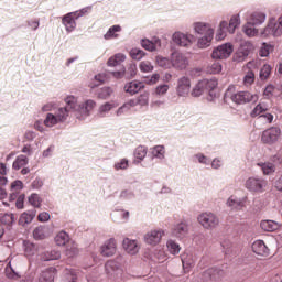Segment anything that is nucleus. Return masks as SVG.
I'll return each mask as SVG.
<instances>
[{
    "mask_svg": "<svg viewBox=\"0 0 282 282\" xmlns=\"http://www.w3.org/2000/svg\"><path fill=\"white\" fill-rule=\"evenodd\" d=\"M66 106L59 107L55 117L59 122H65L69 118V113L75 110V116L77 120H85L91 112V109L96 107V101L88 99L84 104L77 105L76 97L68 96L65 98Z\"/></svg>",
    "mask_w": 282,
    "mask_h": 282,
    "instance_id": "1",
    "label": "nucleus"
},
{
    "mask_svg": "<svg viewBox=\"0 0 282 282\" xmlns=\"http://www.w3.org/2000/svg\"><path fill=\"white\" fill-rule=\"evenodd\" d=\"M219 83L217 78L199 80L192 89L191 95L193 98H199L203 94H208L209 102H213L217 98V86Z\"/></svg>",
    "mask_w": 282,
    "mask_h": 282,
    "instance_id": "2",
    "label": "nucleus"
},
{
    "mask_svg": "<svg viewBox=\"0 0 282 282\" xmlns=\"http://www.w3.org/2000/svg\"><path fill=\"white\" fill-rule=\"evenodd\" d=\"M232 100V102H236V105H248V102H258L259 101V95L251 94L248 90L245 91H238L236 94H230V90H227L224 96V100Z\"/></svg>",
    "mask_w": 282,
    "mask_h": 282,
    "instance_id": "3",
    "label": "nucleus"
},
{
    "mask_svg": "<svg viewBox=\"0 0 282 282\" xmlns=\"http://www.w3.org/2000/svg\"><path fill=\"white\" fill-rule=\"evenodd\" d=\"M282 138V130L279 127H271L262 132L261 142L274 147Z\"/></svg>",
    "mask_w": 282,
    "mask_h": 282,
    "instance_id": "4",
    "label": "nucleus"
},
{
    "mask_svg": "<svg viewBox=\"0 0 282 282\" xmlns=\"http://www.w3.org/2000/svg\"><path fill=\"white\" fill-rule=\"evenodd\" d=\"M234 46L230 43H224L213 50L212 58L214 61H225L226 58H230Z\"/></svg>",
    "mask_w": 282,
    "mask_h": 282,
    "instance_id": "5",
    "label": "nucleus"
},
{
    "mask_svg": "<svg viewBox=\"0 0 282 282\" xmlns=\"http://www.w3.org/2000/svg\"><path fill=\"white\" fill-rule=\"evenodd\" d=\"M198 223L206 230H213L219 226V218L213 213H203L198 216Z\"/></svg>",
    "mask_w": 282,
    "mask_h": 282,
    "instance_id": "6",
    "label": "nucleus"
},
{
    "mask_svg": "<svg viewBox=\"0 0 282 282\" xmlns=\"http://www.w3.org/2000/svg\"><path fill=\"white\" fill-rule=\"evenodd\" d=\"M175 91L178 98H186L191 94V77H180L176 82Z\"/></svg>",
    "mask_w": 282,
    "mask_h": 282,
    "instance_id": "7",
    "label": "nucleus"
},
{
    "mask_svg": "<svg viewBox=\"0 0 282 282\" xmlns=\"http://www.w3.org/2000/svg\"><path fill=\"white\" fill-rule=\"evenodd\" d=\"M225 272L224 270L219 268H210L204 271L200 275L199 279L203 282H217L221 276H224Z\"/></svg>",
    "mask_w": 282,
    "mask_h": 282,
    "instance_id": "8",
    "label": "nucleus"
},
{
    "mask_svg": "<svg viewBox=\"0 0 282 282\" xmlns=\"http://www.w3.org/2000/svg\"><path fill=\"white\" fill-rule=\"evenodd\" d=\"M195 36L188 35L182 32H175L172 35V45H177L178 47H188L193 45V40Z\"/></svg>",
    "mask_w": 282,
    "mask_h": 282,
    "instance_id": "9",
    "label": "nucleus"
},
{
    "mask_svg": "<svg viewBox=\"0 0 282 282\" xmlns=\"http://www.w3.org/2000/svg\"><path fill=\"white\" fill-rule=\"evenodd\" d=\"M188 65V58L185 57L184 54L174 52L172 53L171 57V67H174V69H186Z\"/></svg>",
    "mask_w": 282,
    "mask_h": 282,
    "instance_id": "10",
    "label": "nucleus"
},
{
    "mask_svg": "<svg viewBox=\"0 0 282 282\" xmlns=\"http://www.w3.org/2000/svg\"><path fill=\"white\" fill-rule=\"evenodd\" d=\"M106 274L110 279H119L122 276V269L120 268V264L113 260H109L105 264Z\"/></svg>",
    "mask_w": 282,
    "mask_h": 282,
    "instance_id": "11",
    "label": "nucleus"
},
{
    "mask_svg": "<svg viewBox=\"0 0 282 282\" xmlns=\"http://www.w3.org/2000/svg\"><path fill=\"white\" fill-rule=\"evenodd\" d=\"M172 237H175L176 239H185V237H188V223L181 221L172 228Z\"/></svg>",
    "mask_w": 282,
    "mask_h": 282,
    "instance_id": "12",
    "label": "nucleus"
},
{
    "mask_svg": "<svg viewBox=\"0 0 282 282\" xmlns=\"http://www.w3.org/2000/svg\"><path fill=\"white\" fill-rule=\"evenodd\" d=\"M265 186V181L257 177H250L246 182V188L251 193H261Z\"/></svg>",
    "mask_w": 282,
    "mask_h": 282,
    "instance_id": "13",
    "label": "nucleus"
},
{
    "mask_svg": "<svg viewBox=\"0 0 282 282\" xmlns=\"http://www.w3.org/2000/svg\"><path fill=\"white\" fill-rule=\"evenodd\" d=\"M162 237H164V230L162 229H155L150 232H148L144 236L145 243H149V246H158L160 241H162Z\"/></svg>",
    "mask_w": 282,
    "mask_h": 282,
    "instance_id": "14",
    "label": "nucleus"
},
{
    "mask_svg": "<svg viewBox=\"0 0 282 282\" xmlns=\"http://www.w3.org/2000/svg\"><path fill=\"white\" fill-rule=\"evenodd\" d=\"M265 19H268V15L265 14V12L262 11H253L249 18H248V22L251 23L252 25L259 26V25H263V23H265Z\"/></svg>",
    "mask_w": 282,
    "mask_h": 282,
    "instance_id": "15",
    "label": "nucleus"
},
{
    "mask_svg": "<svg viewBox=\"0 0 282 282\" xmlns=\"http://www.w3.org/2000/svg\"><path fill=\"white\" fill-rule=\"evenodd\" d=\"M142 89H144V83L142 82L132 80L124 85V91L130 94V96H135Z\"/></svg>",
    "mask_w": 282,
    "mask_h": 282,
    "instance_id": "16",
    "label": "nucleus"
},
{
    "mask_svg": "<svg viewBox=\"0 0 282 282\" xmlns=\"http://www.w3.org/2000/svg\"><path fill=\"white\" fill-rule=\"evenodd\" d=\"M251 248L254 254H259L260 257H268L270 254V249H268L263 240H256Z\"/></svg>",
    "mask_w": 282,
    "mask_h": 282,
    "instance_id": "17",
    "label": "nucleus"
},
{
    "mask_svg": "<svg viewBox=\"0 0 282 282\" xmlns=\"http://www.w3.org/2000/svg\"><path fill=\"white\" fill-rule=\"evenodd\" d=\"M215 36V30L209 29L207 33L198 39L197 45L200 50H206V47H210V43H213V39Z\"/></svg>",
    "mask_w": 282,
    "mask_h": 282,
    "instance_id": "18",
    "label": "nucleus"
},
{
    "mask_svg": "<svg viewBox=\"0 0 282 282\" xmlns=\"http://www.w3.org/2000/svg\"><path fill=\"white\" fill-rule=\"evenodd\" d=\"M57 270L54 267H50L46 270L42 271L39 278V282H54L56 279Z\"/></svg>",
    "mask_w": 282,
    "mask_h": 282,
    "instance_id": "19",
    "label": "nucleus"
},
{
    "mask_svg": "<svg viewBox=\"0 0 282 282\" xmlns=\"http://www.w3.org/2000/svg\"><path fill=\"white\" fill-rule=\"evenodd\" d=\"M252 50H254V45L252 44V42H242L237 53L239 61H243L245 58H248Z\"/></svg>",
    "mask_w": 282,
    "mask_h": 282,
    "instance_id": "20",
    "label": "nucleus"
},
{
    "mask_svg": "<svg viewBox=\"0 0 282 282\" xmlns=\"http://www.w3.org/2000/svg\"><path fill=\"white\" fill-rule=\"evenodd\" d=\"M102 257H113L116 254V239L110 238L102 247H101Z\"/></svg>",
    "mask_w": 282,
    "mask_h": 282,
    "instance_id": "21",
    "label": "nucleus"
},
{
    "mask_svg": "<svg viewBox=\"0 0 282 282\" xmlns=\"http://www.w3.org/2000/svg\"><path fill=\"white\" fill-rule=\"evenodd\" d=\"M260 228L264 232H275V230L281 228V223L275 220H261Z\"/></svg>",
    "mask_w": 282,
    "mask_h": 282,
    "instance_id": "22",
    "label": "nucleus"
},
{
    "mask_svg": "<svg viewBox=\"0 0 282 282\" xmlns=\"http://www.w3.org/2000/svg\"><path fill=\"white\" fill-rule=\"evenodd\" d=\"M34 217H36V209L24 212L20 216L19 225L25 227L34 221Z\"/></svg>",
    "mask_w": 282,
    "mask_h": 282,
    "instance_id": "23",
    "label": "nucleus"
},
{
    "mask_svg": "<svg viewBox=\"0 0 282 282\" xmlns=\"http://www.w3.org/2000/svg\"><path fill=\"white\" fill-rule=\"evenodd\" d=\"M122 246L126 252H128V254H138L140 250V247L138 246V241L131 240L129 238L123 239Z\"/></svg>",
    "mask_w": 282,
    "mask_h": 282,
    "instance_id": "24",
    "label": "nucleus"
},
{
    "mask_svg": "<svg viewBox=\"0 0 282 282\" xmlns=\"http://www.w3.org/2000/svg\"><path fill=\"white\" fill-rule=\"evenodd\" d=\"M50 236V227L48 226H39L33 230V239L36 241H43Z\"/></svg>",
    "mask_w": 282,
    "mask_h": 282,
    "instance_id": "25",
    "label": "nucleus"
},
{
    "mask_svg": "<svg viewBox=\"0 0 282 282\" xmlns=\"http://www.w3.org/2000/svg\"><path fill=\"white\" fill-rule=\"evenodd\" d=\"M58 259H61V251L56 249H51L40 254L41 261H58Z\"/></svg>",
    "mask_w": 282,
    "mask_h": 282,
    "instance_id": "26",
    "label": "nucleus"
},
{
    "mask_svg": "<svg viewBox=\"0 0 282 282\" xmlns=\"http://www.w3.org/2000/svg\"><path fill=\"white\" fill-rule=\"evenodd\" d=\"M62 24L65 26V30L68 34H72V32H74V30H76V25L77 23L74 21V19L72 18L70 13H66L63 18H62Z\"/></svg>",
    "mask_w": 282,
    "mask_h": 282,
    "instance_id": "27",
    "label": "nucleus"
},
{
    "mask_svg": "<svg viewBox=\"0 0 282 282\" xmlns=\"http://www.w3.org/2000/svg\"><path fill=\"white\" fill-rule=\"evenodd\" d=\"M193 28H194V32L196 34H199L200 36H205V34H207V32L209 30H213L210 28V24L209 23H206V22H195L193 24Z\"/></svg>",
    "mask_w": 282,
    "mask_h": 282,
    "instance_id": "28",
    "label": "nucleus"
},
{
    "mask_svg": "<svg viewBox=\"0 0 282 282\" xmlns=\"http://www.w3.org/2000/svg\"><path fill=\"white\" fill-rule=\"evenodd\" d=\"M238 25H241V18L239 14H234L230 18L229 23L227 22V32H229V34H235Z\"/></svg>",
    "mask_w": 282,
    "mask_h": 282,
    "instance_id": "29",
    "label": "nucleus"
},
{
    "mask_svg": "<svg viewBox=\"0 0 282 282\" xmlns=\"http://www.w3.org/2000/svg\"><path fill=\"white\" fill-rule=\"evenodd\" d=\"M117 32H122V26L115 24L108 29L104 35L105 41H111V39H118Z\"/></svg>",
    "mask_w": 282,
    "mask_h": 282,
    "instance_id": "30",
    "label": "nucleus"
},
{
    "mask_svg": "<svg viewBox=\"0 0 282 282\" xmlns=\"http://www.w3.org/2000/svg\"><path fill=\"white\" fill-rule=\"evenodd\" d=\"M144 158H147V147L139 145L134 150V161H133V164H140V162H142V160H144Z\"/></svg>",
    "mask_w": 282,
    "mask_h": 282,
    "instance_id": "31",
    "label": "nucleus"
},
{
    "mask_svg": "<svg viewBox=\"0 0 282 282\" xmlns=\"http://www.w3.org/2000/svg\"><path fill=\"white\" fill-rule=\"evenodd\" d=\"M69 234L62 230L55 236V243L56 246H67V243H69Z\"/></svg>",
    "mask_w": 282,
    "mask_h": 282,
    "instance_id": "32",
    "label": "nucleus"
},
{
    "mask_svg": "<svg viewBox=\"0 0 282 282\" xmlns=\"http://www.w3.org/2000/svg\"><path fill=\"white\" fill-rule=\"evenodd\" d=\"M227 206H229V208H232L234 210H241V208H243L246 205L241 198H235L231 196L227 200Z\"/></svg>",
    "mask_w": 282,
    "mask_h": 282,
    "instance_id": "33",
    "label": "nucleus"
},
{
    "mask_svg": "<svg viewBox=\"0 0 282 282\" xmlns=\"http://www.w3.org/2000/svg\"><path fill=\"white\" fill-rule=\"evenodd\" d=\"M226 30L228 31V22L226 20H223L219 23V26L216 33V41H224V39H226Z\"/></svg>",
    "mask_w": 282,
    "mask_h": 282,
    "instance_id": "34",
    "label": "nucleus"
},
{
    "mask_svg": "<svg viewBox=\"0 0 282 282\" xmlns=\"http://www.w3.org/2000/svg\"><path fill=\"white\" fill-rule=\"evenodd\" d=\"M258 166H260L263 175H272L276 171V166L272 162L258 163Z\"/></svg>",
    "mask_w": 282,
    "mask_h": 282,
    "instance_id": "35",
    "label": "nucleus"
},
{
    "mask_svg": "<svg viewBox=\"0 0 282 282\" xmlns=\"http://www.w3.org/2000/svg\"><path fill=\"white\" fill-rule=\"evenodd\" d=\"M245 34L249 37L257 36L259 34V29H257L256 24L250 23L247 21V23L242 28Z\"/></svg>",
    "mask_w": 282,
    "mask_h": 282,
    "instance_id": "36",
    "label": "nucleus"
},
{
    "mask_svg": "<svg viewBox=\"0 0 282 282\" xmlns=\"http://www.w3.org/2000/svg\"><path fill=\"white\" fill-rule=\"evenodd\" d=\"M28 162H30V160L25 155H19L13 161L12 169H14V171H19L22 166H26Z\"/></svg>",
    "mask_w": 282,
    "mask_h": 282,
    "instance_id": "37",
    "label": "nucleus"
},
{
    "mask_svg": "<svg viewBox=\"0 0 282 282\" xmlns=\"http://www.w3.org/2000/svg\"><path fill=\"white\" fill-rule=\"evenodd\" d=\"M111 94H113L111 87H104L97 90V98L100 100H108V98H111Z\"/></svg>",
    "mask_w": 282,
    "mask_h": 282,
    "instance_id": "38",
    "label": "nucleus"
},
{
    "mask_svg": "<svg viewBox=\"0 0 282 282\" xmlns=\"http://www.w3.org/2000/svg\"><path fill=\"white\" fill-rule=\"evenodd\" d=\"M113 107L116 106L109 101L101 105L98 110L99 118H107V115L109 113V111H111V109H113Z\"/></svg>",
    "mask_w": 282,
    "mask_h": 282,
    "instance_id": "39",
    "label": "nucleus"
},
{
    "mask_svg": "<svg viewBox=\"0 0 282 282\" xmlns=\"http://www.w3.org/2000/svg\"><path fill=\"white\" fill-rule=\"evenodd\" d=\"M23 246H24V254L26 257H34L36 250H39L36 245H34L31 241H24Z\"/></svg>",
    "mask_w": 282,
    "mask_h": 282,
    "instance_id": "40",
    "label": "nucleus"
},
{
    "mask_svg": "<svg viewBox=\"0 0 282 282\" xmlns=\"http://www.w3.org/2000/svg\"><path fill=\"white\" fill-rule=\"evenodd\" d=\"M17 221V217L12 213H6L0 217V223L4 226H12Z\"/></svg>",
    "mask_w": 282,
    "mask_h": 282,
    "instance_id": "41",
    "label": "nucleus"
},
{
    "mask_svg": "<svg viewBox=\"0 0 282 282\" xmlns=\"http://www.w3.org/2000/svg\"><path fill=\"white\" fill-rule=\"evenodd\" d=\"M61 121L58 120V118L56 117V115L48 112L46 115V118L44 119V124L45 127H54L56 124H59Z\"/></svg>",
    "mask_w": 282,
    "mask_h": 282,
    "instance_id": "42",
    "label": "nucleus"
},
{
    "mask_svg": "<svg viewBox=\"0 0 282 282\" xmlns=\"http://www.w3.org/2000/svg\"><path fill=\"white\" fill-rule=\"evenodd\" d=\"M89 10H91V7H86V8L79 9L77 11L69 12L68 14H70V17L76 22V21H78V19H80V17H85V14H89Z\"/></svg>",
    "mask_w": 282,
    "mask_h": 282,
    "instance_id": "43",
    "label": "nucleus"
},
{
    "mask_svg": "<svg viewBox=\"0 0 282 282\" xmlns=\"http://www.w3.org/2000/svg\"><path fill=\"white\" fill-rule=\"evenodd\" d=\"M155 61L159 67H163L164 69H171V59H169V57L158 55L155 57Z\"/></svg>",
    "mask_w": 282,
    "mask_h": 282,
    "instance_id": "44",
    "label": "nucleus"
},
{
    "mask_svg": "<svg viewBox=\"0 0 282 282\" xmlns=\"http://www.w3.org/2000/svg\"><path fill=\"white\" fill-rule=\"evenodd\" d=\"M61 282H78V274L74 270L67 271Z\"/></svg>",
    "mask_w": 282,
    "mask_h": 282,
    "instance_id": "45",
    "label": "nucleus"
},
{
    "mask_svg": "<svg viewBox=\"0 0 282 282\" xmlns=\"http://www.w3.org/2000/svg\"><path fill=\"white\" fill-rule=\"evenodd\" d=\"M166 246L170 254H180V250H182L180 243L175 242V240H169Z\"/></svg>",
    "mask_w": 282,
    "mask_h": 282,
    "instance_id": "46",
    "label": "nucleus"
},
{
    "mask_svg": "<svg viewBox=\"0 0 282 282\" xmlns=\"http://www.w3.org/2000/svg\"><path fill=\"white\" fill-rule=\"evenodd\" d=\"M130 56L133 61H142L143 56H147V53L135 47L130 51Z\"/></svg>",
    "mask_w": 282,
    "mask_h": 282,
    "instance_id": "47",
    "label": "nucleus"
},
{
    "mask_svg": "<svg viewBox=\"0 0 282 282\" xmlns=\"http://www.w3.org/2000/svg\"><path fill=\"white\" fill-rule=\"evenodd\" d=\"M28 202L31 204V206H33V208H41V202L43 200L39 194H31L28 198Z\"/></svg>",
    "mask_w": 282,
    "mask_h": 282,
    "instance_id": "48",
    "label": "nucleus"
},
{
    "mask_svg": "<svg viewBox=\"0 0 282 282\" xmlns=\"http://www.w3.org/2000/svg\"><path fill=\"white\" fill-rule=\"evenodd\" d=\"M141 47H143V50H147L148 52H155L156 50L155 43H153V41L149 39L141 40Z\"/></svg>",
    "mask_w": 282,
    "mask_h": 282,
    "instance_id": "49",
    "label": "nucleus"
},
{
    "mask_svg": "<svg viewBox=\"0 0 282 282\" xmlns=\"http://www.w3.org/2000/svg\"><path fill=\"white\" fill-rule=\"evenodd\" d=\"M135 99H137V105H139V107L149 106V91H144L143 94H141Z\"/></svg>",
    "mask_w": 282,
    "mask_h": 282,
    "instance_id": "50",
    "label": "nucleus"
},
{
    "mask_svg": "<svg viewBox=\"0 0 282 282\" xmlns=\"http://www.w3.org/2000/svg\"><path fill=\"white\" fill-rule=\"evenodd\" d=\"M164 145H156L152 150L153 158H156L158 160H164Z\"/></svg>",
    "mask_w": 282,
    "mask_h": 282,
    "instance_id": "51",
    "label": "nucleus"
},
{
    "mask_svg": "<svg viewBox=\"0 0 282 282\" xmlns=\"http://www.w3.org/2000/svg\"><path fill=\"white\" fill-rule=\"evenodd\" d=\"M139 69L143 74H150V72H153L154 67L151 65V62L143 61V62L140 63Z\"/></svg>",
    "mask_w": 282,
    "mask_h": 282,
    "instance_id": "52",
    "label": "nucleus"
},
{
    "mask_svg": "<svg viewBox=\"0 0 282 282\" xmlns=\"http://www.w3.org/2000/svg\"><path fill=\"white\" fill-rule=\"evenodd\" d=\"M270 74H272V67L270 65H264L260 69V79L268 80V78H270Z\"/></svg>",
    "mask_w": 282,
    "mask_h": 282,
    "instance_id": "53",
    "label": "nucleus"
},
{
    "mask_svg": "<svg viewBox=\"0 0 282 282\" xmlns=\"http://www.w3.org/2000/svg\"><path fill=\"white\" fill-rule=\"evenodd\" d=\"M115 171H127L129 169V160L121 159L119 162L113 165Z\"/></svg>",
    "mask_w": 282,
    "mask_h": 282,
    "instance_id": "54",
    "label": "nucleus"
},
{
    "mask_svg": "<svg viewBox=\"0 0 282 282\" xmlns=\"http://www.w3.org/2000/svg\"><path fill=\"white\" fill-rule=\"evenodd\" d=\"M221 72V63L220 62H214L207 67L208 74H219Z\"/></svg>",
    "mask_w": 282,
    "mask_h": 282,
    "instance_id": "55",
    "label": "nucleus"
},
{
    "mask_svg": "<svg viewBox=\"0 0 282 282\" xmlns=\"http://www.w3.org/2000/svg\"><path fill=\"white\" fill-rule=\"evenodd\" d=\"M221 248L226 257H230V254H232V242H230V240H224L221 242Z\"/></svg>",
    "mask_w": 282,
    "mask_h": 282,
    "instance_id": "56",
    "label": "nucleus"
},
{
    "mask_svg": "<svg viewBox=\"0 0 282 282\" xmlns=\"http://www.w3.org/2000/svg\"><path fill=\"white\" fill-rule=\"evenodd\" d=\"M270 50H272V45L268 43H262V46L259 51V56H261V58H265L267 56H270Z\"/></svg>",
    "mask_w": 282,
    "mask_h": 282,
    "instance_id": "57",
    "label": "nucleus"
},
{
    "mask_svg": "<svg viewBox=\"0 0 282 282\" xmlns=\"http://www.w3.org/2000/svg\"><path fill=\"white\" fill-rule=\"evenodd\" d=\"M194 158L199 164H204L205 166H209L210 164V159L203 153H197L194 155Z\"/></svg>",
    "mask_w": 282,
    "mask_h": 282,
    "instance_id": "58",
    "label": "nucleus"
},
{
    "mask_svg": "<svg viewBox=\"0 0 282 282\" xmlns=\"http://www.w3.org/2000/svg\"><path fill=\"white\" fill-rule=\"evenodd\" d=\"M265 111L267 109L261 104H258L251 111L250 116L251 118H257V116H261V113H265Z\"/></svg>",
    "mask_w": 282,
    "mask_h": 282,
    "instance_id": "59",
    "label": "nucleus"
},
{
    "mask_svg": "<svg viewBox=\"0 0 282 282\" xmlns=\"http://www.w3.org/2000/svg\"><path fill=\"white\" fill-rule=\"evenodd\" d=\"M169 91V84H162L156 86L155 95L156 96H164Z\"/></svg>",
    "mask_w": 282,
    "mask_h": 282,
    "instance_id": "60",
    "label": "nucleus"
},
{
    "mask_svg": "<svg viewBox=\"0 0 282 282\" xmlns=\"http://www.w3.org/2000/svg\"><path fill=\"white\" fill-rule=\"evenodd\" d=\"M11 191H23V181L15 180L11 183Z\"/></svg>",
    "mask_w": 282,
    "mask_h": 282,
    "instance_id": "61",
    "label": "nucleus"
},
{
    "mask_svg": "<svg viewBox=\"0 0 282 282\" xmlns=\"http://www.w3.org/2000/svg\"><path fill=\"white\" fill-rule=\"evenodd\" d=\"M25 203V194H21L20 196H18L17 200H15V207L21 210L24 206Z\"/></svg>",
    "mask_w": 282,
    "mask_h": 282,
    "instance_id": "62",
    "label": "nucleus"
},
{
    "mask_svg": "<svg viewBox=\"0 0 282 282\" xmlns=\"http://www.w3.org/2000/svg\"><path fill=\"white\" fill-rule=\"evenodd\" d=\"M121 199H133V192L131 189L122 191L120 194Z\"/></svg>",
    "mask_w": 282,
    "mask_h": 282,
    "instance_id": "63",
    "label": "nucleus"
},
{
    "mask_svg": "<svg viewBox=\"0 0 282 282\" xmlns=\"http://www.w3.org/2000/svg\"><path fill=\"white\" fill-rule=\"evenodd\" d=\"M252 83H254V73L253 72H249L245 76V84L246 85H252Z\"/></svg>",
    "mask_w": 282,
    "mask_h": 282,
    "instance_id": "64",
    "label": "nucleus"
}]
</instances>
